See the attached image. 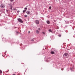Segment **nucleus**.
<instances>
[{
  "label": "nucleus",
  "instance_id": "nucleus-9",
  "mask_svg": "<svg viewBox=\"0 0 75 75\" xmlns=\"http://www.w3.org/2000/svg\"><path fill=\"white\" fill-rule=\"evenodd\" d=\"M36 32L37 34H39V33H40V32H39L38 30H36Z\"/></svg>",
  "mask_w": 75,
  "mask_h": 75
},
{
  "label": "nucleus",
  "instance_id": "nucleus-23",
  "mask_svg": "<svg viewBox=\"0 0 75 75\" xmlns=\"http://www.w3.org/2000/svg\"><path fill=\"white\" fill-rule=\"evenodd\" d=\"M16 33H17L18 34V33H19V32H16Z\"/></svg>",
  "mask_w": 75,
  "mask_h": 75
},
{
  "label": "nucleus",
  "instance_id": "nucleus-26",
  "mask_svg": "<svg viewBox=\"0 0 75 75\" xmlns=\"http://www.w3.org/2000/svg\"><path fill=\"white\" fill-rule=\"evenodd\" d=\"M12 75H16V74H13Z\"/></svg>",
  "mask_w": 75,
  "mask_h": 75
},
{
  "label": "nucleus",
  "instance_id": "nucleus-5",
  "mask_svg": "<svg viewBox=\"0 0 75 75\" xmlns=\"http://www.w3.org/2000/svg\"><path fill=\"white\" fill-rule=\"evenodd\" d=\"M1 7L2 8H4V7H5V5L3 4H2L1 5Z\"/></svg>",
  "mask_w": 75,
  "mask_h": 75
},
{
  "label": "nucleus",
  "instance_id": "nucleus-27",
  "mask_svg": "<svg viewBox=\"0 0 75 75\" xmlns=\"http://www.w3.org/2000/svg\"><path fill=\"white\" fill-rule=\"evenodd\" d=\"M70 69H71V70H72V69H72L71 68H70Z\"/></svg>",
  "mask_w": 75,
  "mask_h": 75
},
{
  "label": "nucleus",
  "instance_id": "nucleus-16",
  "mask_svg": "<svg viewBox=\"0 0 75 75\" xmlns=\"http://www.w3.org/2000/svg\"><path fill=\"white\" fill-rule=\"evenodd\" d=\"M38 30L39 31H40L41 30V29H40V28H38Z\"/></svg>",
  "mask_w": 75,
  "mask_h": 75
},
{
  "label": "nucleus",
  "instance_id": "nucleus-13",
  "mask_svg": "<svg viewBox=\"0 0 75 75\" xmlns=\"http://www.w3.org/2000/svg\"><path fill=\"white\" fill-rule=\"evenodd\" d=\"M10 1H11L12 2L13 1H14V0H9Z\"/></svg>",
  "mask_w": 75,
  "mask_h": 75
},
{
  "label": "nucleus",
  "instance_id": "nucleus-6",
  "mask_svg": "<svg viewBox=\"0 0 75 75\" xmlns=\"http://www.w3.org/2000/svg\"><path fill=\"white\" fill-rule=\"evenodd\" d=\"M2 41H3V42H6V38H3V40Z\"/></svg>",
  "mask_w": 75,
  "mask_h": 75
},
{
  "label": "nucleus",
  "instance_id": "nucleus-29",
  "mask_svg": "<svg viewBox=\"0 0 75 75\" xmlns=\"http://www.w3.org/2000/svg\"><path fill=\"white\" fill-rule=\"evenodd\" d=\"M8 71H6V72H7Z\"/></svg>",
  "mask_w": 75,
  "mask_h": 75
},
{
  "label": "nucleus",
  "instance_id": "nucleus-14",
  "mask_svg": "<svg viewBox=\"0 0 75 75\" xmlns=\"http://www.w3.org/2000/svg\"><path fill=\"white\" fill-rule=\"evenodd\" d=\"M49 9H50V10L51 9V6H50L49 7Z\"/></svg>",
  "mask_w": 75,
  "mask_h": 75
},
{
  "label": "nucleus",
  "instance_id": "nucleus-1",
  "mask_svg": "<svg viewBox=\"0 0 75 75\" xmlns=\"http://www.w3.org/2000/svg\"><path fill=\"white\" fill-rule=\"evenodd\" d=\"M68 53H65L63 55V56H64V57H65V58H68Z\"/></svg>",
  "mask_w": 75,
  "mask_h": 75
},
{
  "label": "nucleus",
  "instance_id": "nucleus-18",
  "mask_svg": "<svg viewBox=\"0 0 75 75\" xmlns=\"http://www.w3.org/2000/svg\"><path fill=\"white\" fill-rule=\"evenodd\" d=\"M13 10L14 11V10H16V8H14L13 9Z\"/></svg>",
  "mask_w": 75,
  "mask_h": 75
},
{
  "label": "nucleus",
  "instance_id": "nucleus-10",
  "mask_svg": "<svg viewBox=\"0 0 75 75\" xmlns=\"http://www.w3.org/2000/svg\"><path fill=\"white\" fill-rule=\"evenodd\" d=\"M49 31L50 32H51V33H52V31L51 29H50L49 30Z\"/></svg>",
  "mask_w": 75,
  "mask_h": 75
},
{
  "label": "nucleus",
  "instance_id": "nucleus-8",
  "mask_svg": "<svg viewBox=\"0 0 75 75\" xmlns=\"http://www.w3.org/2000/svg\"><path fill=\"white\" fill-rule=\"evenodd\" d=\"M51 54H54L55 52L54 51H52L51 52Z\"/></svg>",
  "mask_w": 75,
  "mask_h": 75
},
{
  "label": "nucleus",
  "instance_id": "nucleus-20",
  "mask_svg": "<svg viewBox=\"0 0 75 75\" xmlns=\"http://www.w3.org/2000/svg\"><path fill=\"white\" fill-rule=\"evenodd\" d=\"M10 9L11 10H13V9H12V7H11L10 8Z\"/></svg>",
  "mask_w": 75,
  "mask_h": 75
},
{
  "label": "nucleus",
  "instance_id": "nucleus-15",
  "mask_svg": "<svg viewBox=\"0 0 75 75\" xmlns=\"http://www.w3.org/2000/svg\"><path fill=\"white\" fill-rule=\"evenodd\" d=\"M58 36H59V37H61V35H58Z\"/></svg>",
  "mask_w": 75,
  "mask_h": 75
},
{
  "label": "nucleus",
  "instance_id": "nucleus-24",
  "mask_svg": "<svg viewBox=\"0 0 75 75\" xmlns=\"http://www.w3.org/2000/svg\"><path fill=\"white\" fill-rule=\"evenodd\" d=\"M32 41H34V40L33 39H32Z\"/></svg>",
  "mask_w": 75,
  "mask_h": 75
},
{
  "label": "nucleus",
  "instance_id": "nucleus-19",
  "mask_svg": "<svg viewBox=\"0 0 75 75\" xmlns=\"http://www.w3.org/2000/svg\"><path fill=\"white\" fill-rule=\"evenodd\" d=\"M17 13H20V11L18 10L17 11Z\"/></svg>",
  "mask_w": 75,
  "mask_h": 75
},
{
  "label": "nucleus",
  "instance_id": "nucleus-22",
  "mask_svg": "<svg viewBox=\"0 0 75 75\" xmlns=\"http://www.w3.org/2000/svg\"><path fill=\"white\" fill-rule=\"evenodd\" d=\"M42 33L43 34H45V33L43 32Z\"/></svg>",
  "mask_w": 75,
  "mask_h": 75
},
{
  "label": "nucleus",
  "instance_id": "nucleus-2",
  "mask_svg": "<svg viewBox=\"0 0 75 75\" xmlns=\"http://www.w3.org/2000/svg\"><path fill=\"white\" fill-rule=\"evenodd\" d=\"M18 20L19 22H20V23H23V20L21 19L20 18H18Z\"/></svg>",
  "mask_w": 75,
  "mask_h": 75
},
{
  "label": "nucleus",
  "instance_id": "nucleus-3",
  "mask_svg": "<svg viewBox=\"0 0 75 75\" xmlns=\"http://www.w3.org/2000/svg\"><path fill=\"white\" fill-rule=\"evenodd\" d=\"M35 23H36L37 24H39L40 23V22L38 20H35Z\"/></svg>",
  "mask_w": 75,
  "mask_h": 75
},
{
  "label": "nucleus",
  "instance_id": "nucleus-21",
  "mask_svg": "<svg viewBox=\"0 0 75 75\" xmlns=\"http://www.w3.org/2000/svg\"><path fill=\"white\" fill-rule=\"evenodd\" d=\"M27 16H28L27 15H25V17H27Z\"/></svg>",
  "mask_w": 75,
  "mask_h": 75
},
{
  "label": "nucleus",
  "instance_id": "nucleus-11",
  "mask_svg": "<svg viewBox=\"0 0 75 75\" xmlns=\"http://www.w3.org/2000/svg\"><path fill=\"white\" fill-rule=\"evenodd\" d=\"M27 11V9H25V10H24L23 11V13H25V11Z\"/></svg>",
  "mask_w": 75,
  "mask_h": 75
},
{
  "label": "nucleus",
  "instance_id": "nucleus-4",
  "mask_svg": "<svg viewBox=\"0 0 75 75\" xmlns=\"http://www.w3.org/2000/svg\"><path fill=\"white\" fill-rule=\"evenodd\" d=\"M26 13L28 15H30L31 14V13L29 11H26Z\"/></svg>",
  "mask_w": 75,
  "mask_h": 75
},
{
  "label": "nucleus",
  "instance_id": "nucleus-28",
  "mask_svg": "<svg viewBox=\"0 0 75 75\" xmlns=\"http://www.w3.org/2000/svg\"><path fill=\"white\" fill-rule=\"evenodd\" d=\"M7 11H8V10Z\"/></svg>",
  "mask_w": 75,
  "mask_h": 75
},
{
  "label": "nucleus",
  "instance_id": "nucleus-7",
  "mask_svg": "<svg viewBox=\"0 0 75 75\" xmlns=\"http://www.w3.org/2000/svg\"><path fill=\"white\" fill-rule=\"evenodd\" d=\"M47 23L48 24H50V21H47Z\"/></svg>",
  "mask_w": 75,
  "mask_h": 75
},
{
  "label": "nucleus",
  "instance_id": "nucleus-25",
  "mask_svg": "<svg viewBox=\"0 0 75 75\" xmlns=\"http://www.w3.org/2000/svg\"><path fill=\"white\" fill-rule=\"evenodd\" d=\"M28 33H30V31H28Z\"/></svg>",
  "mask_w": 75,
  "mask_h": 75
},
{
  "label": "nucleus",
  "instance_id": "nucleus-17",
  "mask_svg": "<svg viewBox=\"0 0 75 75\" xmlns=\"http://www.w3.org/2000/svg\"><path fill=\"white\" fill-rule=\"evenodd\" d=\"M25 10H27V8H25L24 9Z\"/></svg>",
  "mask_w": 75,
  "mask_h": 75
},
{
  "label": "nucleus",
  "instance_id": "nucleus-12",
  "mask_svg": "<svg viewBox=\"0 0 75 75\" xmlns=\"http://www.w3.org/2000/svg\"><path fill=\"white\" fill-rule=\"evenodd\" d=\"M2 71L1 70H0V74H2Z\"/></svg>",
  "mask_w": 75,
  "mask_h": 75
}]
</instances>
